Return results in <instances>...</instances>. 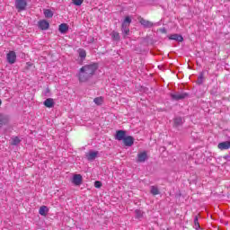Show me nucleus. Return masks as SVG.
Returning <instances> with one entry per match:
<instances>
[{
    "mask_svg": "<svg viewBox=\"0 0 230 230\" xmlns=\"http://www.w3.org/2000/svg\"><path fill=\"white\" fill-rule=\"evenodd\" d=\"M95 105H102L103 103V97H97L93 99Z\"/></svg>",
    "mask_w": 230,
    "mask_h": 230,
    "instance_id": "22",
    "label": "nucleus"
},
{
    "mask_svg": "<svg viewBox=\"0 0 230 230\" xmlns=\"http://www.w3.org/2000/svg\"><path fill=\"white\" fill-rule=\"evenodd\" d=\"M172 100H174L175 102H179V100H184L188 98V93H171Z\"/></svg>",
    "mask_w": 230,
    "mask_h": 230,
    "instance_id": "3",
    "label": "nucleus"
},
{
    "mask_svg": "<svg viewBox=\"0 0 230 230\" xmlns=\"http://www.w3.org/2000/svg\"><path fill=\"white\" fill-rule=\"evenodd\" d=\"M135 213L137 215V218H141V217H143V212L141 210H136Z\"/></svg>",
    "mask_w": 230,
    "mask_h": 230,
    "instance_id": "29",
    "label": "nucleus"
},
{
    "mask_svg": "<svg viewBox=\"0 0 230 230\" xmlns=\"http://www.w3.org/2000/svg\"><path fill=\"white\" fill-rule=\"evenodd\" d=\"M43 105H45V107L48 109H51L55 107V101L52 98H48L44 101Z\"/></svg>",
    "mask_w": 230,
    "mask_h": 230,
    "instance_id": "11",
    "label": "nucleus"
},
{
    "mask_svg": "<svg viewBox=\"0 0 230 230\" xmlns=\"http://www.w3.org/2000/svg\"><path fill=\"white\" fill-rule=\"evenodd\" d=\"M98 156V152H90L86 155V157L88 159V161H94V159H96V157Z\"/></svg>",
    "mask_w": 230,
    "mask_h": 230,
    "instance_id": "13",
    "label": "nucleus"
},
{
    "mask_svg": "<svg viewBox=\"0 0 230 230\" xmlns=\"http://www.w3.org/2000/svg\"><path fill=\"white\" fill-rule=\"evenodd\" d=\"M123 22H125V24H128V26H130V22H132V20L130 19V17L127 16Z\"/></svg>",
    "mask_w": 230,
    "mask_h": 230,
    "instance_id": "28",
    "label": "nucleus"
},
{
    "mask_svg": "<svg viewBox=\"0 0 230 230\" xmlns=\"http://www.w3.org/2000/svg\"><path fill=\"white\" fill-rule=\"evenodd\" d=\"M7 121H8V119H6V118H4V116L0 115V128H1V127H3V125H6Z\"/></svg>",
    "mask_w": 230,
    "mask_h": 230,
    "instance_id": "23",
    "label": "nucleus"
},
{
    "mask_svg": "<svg viewBox=\"0 0 230 230\" xmlns=\"http://www.w3.org/2000/svg\"><path fill=\"white\" fill-rule=\"evenodd\" d=\"M175 127H179V125H182V118L179 117L174 119Z\"/></svg>",
    "mask_w": 230,
    "mask_h": 230,
    "instance_id": "24",
    "label": "nucleus"
},
{
    "mask_svg": "<svg viewBox=\"0 0 230 230\" xmlns=\"http://www.w3.org/2000/svg\"><path fill=\"white\" fill-rule=\"evenodd\" d=\"M48 211H49V209H48V207L41 206L40 208L39 213L40 215H41V217H46V215H48Z\"/></svg>",
    "mask_w": 230,
    "mask_h": 230,
    "instance_id": "16",
    "label": "nucleus"
},
{
    "mask_svg": "<svg viewBox=\"0 0 230 230\" xmlns=\"http://www.w3.org/2000/svg\"><path fill=\"white\" fill-rule=\"evenodd\" d=\"M19 143H21V139L19 138V137H14L12 138L11 145L13 146H17V145H19Z\"/></svg>",
    "mask_w": 230,
    "mask_h": 230,
    "instance_id": "19",
    "label": "nucleus"
},
{
    "mask_svg": "<svg viewBox=\"0 0 230 230\" xmlns=\"http://www.w3.org/2000/svg\"><path fill=\"white\" fill-rule=\"evenodd\" d=\"M6 58L9 64H15V61L17 60V54H15V51H9L6 55Z\"/></svg>",
    "mask_w": 230,
    "mask_h": 230,
    "instance_id": "5",
    "label": "nucleus"
},
{
    "mask_svg": "<svg viewBox=\"0 0 230 230\" xmlns=\"http://www.w3.org/2000/svg\"><path fill=\"white\" fill-rule=\"evenodd\" d=\"M102 186V181H96L94 182V188H101Z\"/></svg>",
    "mask_w": 230,
    "mask_h": 230,
    "instance_id": "30",
    "label": "nucleus"
},
{
    "mask_svg": "<svg viewBox=\"0 0 230 230\" xmlns=\"http://www.w3.org/2000/svg\"><path fill=\"white\" fill-rule=\"evenodd\" d=\"M160 31H162V33H166V30L165 29H160Z\"/></svg>",
    "mask_w": 230,
    "mask_h": 230,
    "instance_id": "31",
    "label": "nucleus"
},
{
    "mask_svg": "<svg viewBox=\"0 0 230 230\" xmlns=\"http://www.w3.org/2000/svg\"><path fill=\"white\" fill-rule=\"evenodd\" d=\"M111 38L113 39V40H119V39H120L119 32L113 31L111 32Z\"/></svg>",
    "mask_w": 230,
    "mask_h": 230,
    "instance_id": "21",
    "label": "nucleus"
},
{
    "mask_svg": "<svg viewBox=\"0 0 230 230\" xmlns=\"http://www.w3.org/2000/svg\"><path fill=\"white\" fill-rule=\"evenodd\" d=\"M38 25H39V28L43 31L49 30V22L46 20L40 21L38 22Z\"/></svg>",
    "mask_w": 230,
    "mask_h": 230,
    "instance_id": "8",
    "label": "nucleus"
},
{
    "mask_svg": "<svg viewBox=\"0 0 230 230\" xmlns=\"http://www.w3.org/2000/svg\"><path fill=\"white\" fill-rule=\"evenodd\" d=\"M3 103V102L0 100V105Z\"/></svg>",
    "mask_w": 230,
    "mask_h": 230,
    "instance_id": "33",
    "label": "nucleus"
},
{
    "mask_svg": "<svg viewBox=\"0 0 230 230\" xmlns=\"http://www.w3.org/2000/svg\"><path fill=\"white\" fill-rule=\"evenodd\" d=\"M15 6H16L18 12H22V11L26 10V6H28V2H27V0H16Z\"/></svg>",
    "mask_w": 230,
    "mask_h": 230,
    "instance_id": "2",
    "label": "nucleus"
},
{
    "mask_svg": "<svg viewBox=\"0 0 230 230\" xmlns=\"http://www.w3.org/2000/svg\"><path fill=\"white\" fill-rule=\"evenodd\" d=\"M43 13L47 19H51L53 17V11L49 9H44Z\"/></svg>",
    "mask_w": 230,
    "mask_h": 230,
    "instance_id": "18",
    "label": "nucleus"
},
{
    "mask_svg": "<svg viewBox=\"0 0 230 230\" xmlns=\"http://www.w3.org/2000/svg\"><path fill=\"white\" fill-rule=\"evenodd\" d=\"M194 226L196 229H200V225L199 224V217L195 216L194 217Z\"/></svg>",
    "mask_w": 230,
    "mask_h": 230,
    "instance_id": "26",
    "label": "nucleus"
},
{
    "mask_svg": "<svg viewBox=\"0 0 230 230\" xmlns=\"http://www.w3.org/2000/svg\"><path fill=\"white\" fill-rule=\"evenodd\" d=\"M82 181H83V178L81 174H75L73 176L72 182L73 184H75V186H80V184H82Z\"/></svg>",
    "mask_w": 230,
    "mask_h": 230,
    "instance_id": "7",
    "label": "nucleus"
},
{
    "mask_svg": "<svg viewBox=\"0 0 230 230\" xmlns=\"http://www.w3.org/2000/svg\"><path fill=\"white\" fill-rule=\"evenodd\" d=\"M125 136H127V132L125 130H118L115 135V139H117V141H123L126 137Z\"/></svg>",
    "mask_w": 230,
    "mask_h": 230,
    "instance_id": "6",
    "label": "nucleus"
},
{
    "mask_svg": "<svg viewBox=\"0 0 230 230\" xmlns=\"http://www.w3.org/2000/svg\"><path fill=\"white\" fill-rule=\"evenodd\" d=\"M98 70V64L93 63L90 65H84L79 69L77 77L80 84H85V82H89L93 76H94V73Z\"/></svg>",
    "mask_w": 230,
    "mask_h": 230,
    "instance_id": "1",
    "label": "nucleus"
},
{
    "mask_svg": "<svg viewBox=\"0 0 230 230\" xmlns=\"http://www.w3.org/2000/svg\"><path fill=\"white\" fill-rule=\"evenodd\" d=\"M217 148L219 150H229L230 142L229 141L221 142L217 145Z\"/></svg>",
    "mask_w": 230,
    "mask_h": 230,
    "instance_id": "10",
    "label": "nucleus"
},
{
    "mask_svg": "<svg viewBox=\"0 0 230 230\" xmlns=\"http://www.w3.org/2000/svg\"><path fill=\"white\" fill-rule=\"evenodd\" d=\"M148 159V154L146 151H142L137 155V163H145Z\"/></svg>",
    "mask_w": 230,
    "mask_h": 230,
    "instance_id": "4",
    "label": "nucleus"
},
{
    "mask_svg": "<svg viewBox=\"0 0 230 230\" xmlns=\"http://www.w3.org/2000/svg\"><path fill=\"white\" fill-rule=\"evenodd\" d=\"M151 193L152 195H159V189L157 187L152 186Z\"/></svg>",
    "mask_w": 230,
    "mask_h": 230,
    "instance_id": "25",
    "label": "nucleus"
},
{
    "mask_svg": "<svg viewBox=\"0 0 230 230\" xmlns=\"http://www.w3.org/2000/svg\"><path fill=\"white\" fill-rule=\"evenodd\" d=\"M78 54H79L80 58H85V57H87V52H85V49H79Z\"/></svg>",
    "mask_w": 230,
    "mask_h": 230,
    "instance_id": "20",
    "label": "nucleus"
},
{
    "mask_svg": "<svg viewBox=\"0 0 230 230\" xmlns=\"http://www.w3.org/2000/svg\"><path fill=\"white\" fill-rule=\"evenodd\" d=\"M60 33H66L67 30H69V26H67V23H61L58 28Z\"/></svg>",
    "mask_w": 230,
    "mask_h": 230,
    "instance_id": "17",
    "label": "nucleus"
},
{
    "mask_svg": "<svg viewBox=\"0 0 230 230\" xmlns=\"http://www.w3.org/2000/svg\"><path fill=\"white\" fill-rule=\"evenodd\" d=\"M202 78H203L202 76L199 77V84H202Z\"/></svg>",
    "mask_w": 230,
    "mask_h": 230,
    "instance_id": "32",
    "label": "nucleus"
},
{
    "mask_svg": "<svg viewBox=\"0 0 230 230\" xmlns=\"http://www.w3.org/2000/svg\"><path fill=\"white\" fill-rule=\"evenodd\" d=\"M140 23L142 24V26H145L146 28H152L154 26V23H152V22L145 19H141Z\"/></svg>",
    "mask_w": 230,
    "mask_h": 230,
    "instance_id": "14",
    "label": "nucleus"
},
{
    "mask_svg": "<svg viewBox=\"0 0 230 230\" xmlns=\"http://www.w3.org/2000/svg\"><path fill=\"white\" fill-rule=\"evenodd\" d=\"M121 30H122V33H123L124 37L126 35H128V33H130V29L128 28V24H127L125 22L122 23Z\"/></svg>",
    "mask_w": 230,
    "mask_h": 230,
    "instance_id": "15",
    "label": "nucleus"
},
{
    "mask_svg": "<svg viewBox=\"0 0 230 230\" xmlns=\"http://www.w3.org/2000/svg\"><path fill=\"white\" fill-rule=\"evenodd\" d=\"M170 40H177L178 42H182L184 40V38L179 34H172L168 37Z\"/></svg>",
    "mask_w": 230,
    "mask_h": 230,
    "instance_id": "12",
    "label": "nucleus"
},
{
    "mask_svg": "<svg viewBox=\"0 0 230 230\" xmlns=\"http://www.w3.org/2000/svg\"><path fill=\"white\" fill-rule=\"evenodd\" d=\"M73 4L75 6H82L84 4V0H72Z\"/></svg>",
    "mask_w": 230,
    "mask_h": 230,
    "instance_id": "27",
    "label": "nucleus"
},
{
    "mask_svg": "<svg viewBox=\"0 0 230 230\" xmlns=\"http://www.w3.org/2000/svg\"><path fill=\"white\" fill-rule=\"evenodd\" d=\"M125 146H132L134 145V138L132 136L125 137L124 140H122Z\"/></svg>",
    "mask_w": 230,
    "mask_h": 230,
    "instance_id": "9",
    "label": "nucleus"
}]
</instances>
